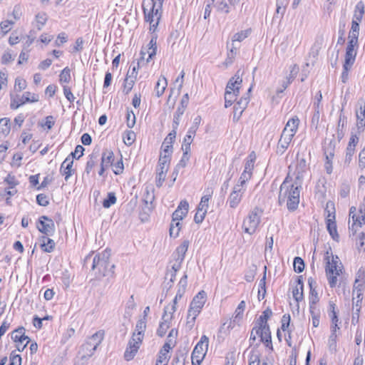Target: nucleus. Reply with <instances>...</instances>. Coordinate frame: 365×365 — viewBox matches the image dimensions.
Masks as SVG:
<instances>
[{
	"instance_id": "f257e3e1",
	"label": "nucleus",
	"mask_w": 365,
	"mask_h": 365,
	"mask_svg": "<svg viewBox=\"0 0 365 365\" xmlns=\"http://www.w3.org/2000/svg\"><path fill=\"white\" fill-rule=\"evenodd\" d=\"M301 182H292L288 174L279 187L278 197L279 204L287 202V209L289 211H294L299 203Z\"/></svg>"
},
{
	"instance_id": "f03ea898",
	"label": "nucleus",
	"mask_w": 365,
	"mask_h": 365,
	"mask_svg": "<svg viewBox=\"0 0 365 365\" xmlns=\"http://www.w3.org/2000/svg\"><path fill=\"white\" fill-rule=\"evenodd\" d=\"M147 327V319L141 318L138 320L135 331L130 339L128 347L124 353V358L126 361H130L137 354L144 338V333Z\"/></svg>"
},
{
	"instance_id": "7ed1b4c3",
	"label": "nucleus",
	"mask_w": 365,
	"mask_h": 365,
	"mask_svg": "<svg viewBox=\"0 0 365 365\" xmlns=\"http://www.w3.org/2000/svg\"><path fill=\"white\" fill-rule=\"evenodd\" d=\"M110 251L106 250L96 255L92 259L91 269L95 272L96 277H105L113 273L115 265L110 264Z\"/></svg>"
},
{
	"instance_id": "20e7f679",
	"label": "nucleus",
	"mask_w": 365,
	"mask_h": 365,
	"mask_svg": "<svg viewBox=\"0 0 365 365\" xmlns=\"http://www.w3.org/2000/svg\"><path fill=\"white\" fill-rule=\"evenodd\" d=\"M105 331L99 330L92 336L88 337L84 344H83L79 349L78 354L82 359H86L93 355L98 346L101 344L104 339Z\"/></svg>"
},
{
	"instance_id": "39448f33",
	"label": "nucleus",
	"mask_w": 365,
	"mask_h": 365,
	"mask_svg": "<svg viewBox=\"0 0 365 365\" xmlns=\"http://www.w3.org/2000/svg\"><path fill=\"white\" fill-rule=\"evenodd\" d=\"M325 260L327 263L325 267L326 275L329 286L333 288L336 285L337 277L342 273L343 267L337 256L334 257L332 255L331 259H330L328 252H327Z\"/></svg>"
},
{
	"instance_id": "423d86ee",
	"label": "nucleus",
	"mask_w": 365,
	"mask_h": 365,
	"mask_svg": "<svg viewBox=\"0 0 365 365\" xmlns=\"http://www.w3.org/2000/svg\"><path fill=\"white\" fill-rule=\"evenodd\" d=\"M262 214V210L258 207H254L243 221L242 227L245 232L252 235L255 232Z\"/></svg>"
},
{
	"instance_id": "0eeeda50",
	"label": "nucleus",
	"mask_w": 365,
	"mask_h": 365,
	"mask_svg": "<svg viewBox=\"0 0 365 365\" xmlns=\"http://www.w3.org/2000/svg\"><path fill=\"white\" fill-rule=\"evenodd\" d=\"M208 344V337L205 335H202L192 351L191 356L192 365H200L206 355Z\"/></svg>"
},
{
	"instance_id": "6e6552de",
	"label": "nucleus",
	"mask_w": 365,
	"mask_h": 365,
	"mask_svg": "<svg viewBox=\"0 0 365 365\" xmlns=\"http://www.w3.org/2000/svg\"><path fill=\"white\" fill-rule=\"evenodd\" d=\"M250 33L251 29H247L237 32L233 35L232 38L231 48H230V51L227 53V58L226 59L227 63H232L237 54L239 47L235 45V42L242 41L248 37Z\"/></svg>"
},
{
	"instance_id": "1a4fd4ad",
	"label": "nucleus",
	"mask_w": 365,
	"mask_h": 365,
	"mask_svg": "<svg viewBox=\"0 0 365 365\" xmlns=\"http://www.w3.org/2000/svg\"><path fill=\"white\" fill-rule=\"evenodd\" d=\"M356 128L359 134L364 132L365 129V101L359 99L357 102L356 110Z\"/></svg>"
},
{
	"instance_id": "9d476101",
	"label": "nucleus",
	"mask_w": 365,
	"mask_h": 365,
	"mask_svg": "<svg viewBox=\"0 0 365 365\" xmlns=\"http://www.w3.org/2000/svg\"><path fill=\"white\" fill-rule=\"evenodd\" d=\"M37 229L43 234L50 236L54 233L55 225L51 219L48 218L47 216L43 215L38 219Z\"/></svg>"
},
{
	"instance_id": "9b49d317",
	"label": "nucleus",
	"mask_w": 365,
	"mask_h": 365,
	"mask_svg": "<svg viewBox=\"0 0 365 365\" xmlns=\"http://www.w3.org/2000/svg\"><path fill=\"white\" fill-rule=\"evenodd\" d=\"M359 282V280L357 279L355 280L353 289V309H355L356 314L361 309V304L363 299L362 291L364 289V285L358 284Z\"/></svg>"
},
{
	"instance_id": "f8f14e48",
	"label": "nucleus",
	"mask_w": 365,
	"mask_h": 365,
	"mask_svg": "<svg viewBox=\"0 0 365 365\" xmlns=\"http://www.w3.org/2000/svg\"><path fill=\"white\" fill-rule=\"evenodd\" d=\"M38 96L36 94H31L30 92H26L21 98L12 99L10 106L11 109L16 110L26 103H34L38 101Z\"/></svg>"
},
{
	"instance_id": "ddd939ff",
	"label": "nucleus",
	"mask_w": 365,
	"mask_h": 365,
	"mask_svg": "<svg viewBox=\"0 0 365 365\" xmlns=\"http://www.w3.org/2000/svg\"><path fill=\"white\" fill-rule=\"evenodd\" d=\"M249 102V96L241 97L240 100L236 102L233 108L234 110L232 117V120L235 123L237 122L240 119L242 113L246 109Z\"/></svg>"
},
{
	"instance_id": "4468645a",
	"label": "nucleus",
	"mask_w": 365,
	"mask_h": 365,
	"mask_svg": "<svg viewBox=\"0 0 365 365\" xmlns=\"http://www.w3.org/2000/svg\"><path fill=\"white\" fill-rule=\"evenodd\" d=\"M245 189L235 185L233 188L232 192L230 193L227 202L229 204L230 207L232 208H235L240 203L242 197L245 192Z\"/></svg>"
},
{
	"instance_id": "2eb2a0df",
	"label": "nucleus",
	"mask_w": 365,
	"mask_h": 365,
	"mask_svg": "<svg viewBox=\"0 0 365 365\" xmlns=\"http://www.w3.org/2000/svg\"><path fill=\"white\" fill-rule=\"evenodd\" d=\"M168 308L165 307L164 312L162 317L163 321L160 323L159 327L157 329V334L160 337H163L165 334L167 330L170 327V323L173 319V316L168 314Z\"/></svg>"
},
{
	"instance_id": "dca6fc26",
	"label": "nucleus",
	"mask_w": 365,
	"mask_h": 365,
	"mask_svg": "<svg viewBox=\"0 0 365 365\" xmlns=\"http://www.w3.org/2000/svg\"><path fill=\"white\" fill-rule=\"evenodd\" d=\"M293 137L294 136L291 135L290 134H287L284 132L282 133L277 146V154L282 155L284 153V152L290 145Z\"/></svg>"
},
{
	"instance_id": "f3484780",
	"label": "nucleus",
	"mask_w": 365,
	"mask_h": 365,
	"mask_svg": "<svg viewBox=\"0 0 365 365\" xmlns=\"http://www.w3.org/2000/svg\"><path fill=\"white\" fill-rule=\"evenodd\" d=\"M164 0H155V8L153 9V13L152 14L153 19H154V22L150 24V31L154 32L157 29L160 19L161 18V9L163 2Z\"/></svg>"
},
{
	"instance_id": "a211bd4d",
	"label": "nucleus",
	"mask_w": 365,
	"mask_h": 365,
	"mask_svg": "<svg viewBox=\"0 0 365 365\" xmlns=\"http://www.w3.org/2000/svg\"><path fill=\"white\" fill-rule=\"evenodd\" d=\"M188 210L189 204L187 200H182L178 208L173 213L172 218H173V221L182 220L185 217H186Z\"/></svg>"
},
{
	"instance_id": "6ab92c4d",
	"label": "nucleus",
	"mask_w": 365,
	"mask_h": 365,
	"mask_svg": "<svg viewBox=\"0 0 365 365\" xmlns=\"http://www.w3.org/2000/svg\"><path fill=\"white\" fill-rule=\"evenodd\" d=\"M155 0H143V9L145 15V19L146 21L149 22L150 24L154 22V19H153L152 14L154 12L153 9L155 8Z\"/></svg>"
},
{
	"instance_id": "aec40b11",
	"label": "nucleus",
	"mask_w": 365,
	"mask_h": 365,
	"mask_svg": "<svg viewBox=\"0 0 365 365\" xmlns=\"http://www.w3.org/2000/svg\"><path fill=\"white\" fill-rule=\"evenodd\" d=\"M299 124V119L297 116H294L291 118L287 123L284 128L282 132L290 134L292 136H294L296 134L298 127Z\"/></svg>"
},
{
	"instance_id": "412c9836",
	"label": "nucleus",
	"mask_w": 365,
	"mask_h": 365,
	"mask_svg": "<svg viewBox=\"0 0 365 365\" xmlns=\"http://www.w3.org/2000/svg\"><path fill=\"white\" fill-rule=\"evenodd\" d=\"M307 168V161L304 158H298L295 169V180L302 182L304 173L306 172Z\"/></svg>"
},
{
	"instance_id": "4be33fe9",
	"label": "nucleus",
	"mask_w": 365,
	"mask_h": 365,
	"mask_svg": "<svg viewBox=\"0 0 365 365\" xmlns=\"http://www.w3.org/2000/svg\"><path fill=\"white\" fill-rule=\"evenodd\" d=\"M239 71L235 75V76L232 77L226 86L225 91H231L237 93H240V86L242 83V78L239 76Z\"/></svg>"
},
{
	"instance_id": "5701e85b",
	"label": "nucleus",
	"mask_w": 365,
	"mask_h": 365,
	"mask_svg": "<svg viewBox=\"0 0 365 365\" xmlns=\"http://www.w3.org/2000/svg\"><path fill=\"white\" fill-rule=\"evenodd\" d=\"M308 284L310 288L309 292V304H317L319 301V297L318 296L316 288L317 287V282L313 279L312 277L308 279Z\"/></svg>"
},
{
	"instance_id": "b1692460",
	"label": "nucleus",
	"mask_w": 365,
	"mask_h": 365,
	"mask_svg": "<svg viewBox=\"0 0 365 365\" xmlns=\"http://www.w3.org/2000/svg\"><path fill=\"white\" fill-rule=\"evenodd\" d=\"M245 302L244 301L240 302L235 312V316L231 319L228 327L233 328L235 324H239V322L242 319L243 312L245 309Z\"/></svg>"
},
{
	"instance_id": "393cba45",
	"label": "nucleus",
	"mask_w": 365,
	"mask_h": 365,
	"mask_svg": "<svg viewBox=\"0 0 365 365\" xmlns=\"http://www.w3.org/2000/svg\"><path fill=\"white\" fill-rule=\"evenodd\" d=\"M362 224H365V210L363 211L361 208L359 210V214L358 216L354 215L352 216V224L349 226V230H351L354 233L356 232L359 227H361Z\"/></svg>"
},
{
	"instance_id": "a878e982",
	"label": "nucleus",
	"mask_w": 365,
	"mask_h": 365,
	"mask_svg": "<svg viewBox=\"0 0 365 365\" xmlns=\"http://www.w3.org/2000/svg\"><path fill=\"white\" fill-rule=\"evenodd\" d=\"M207 294L205 291H200L197 293V294L193 298L190 303V306L195 307L196 309H201L205 305L206 302Z\"/></svg>"
},
{
	"instance_id": "bb28decb",
	"label": "nucleus",
	"mask_w": 365,
	"mask_h": 365,
	"mask_svg": "<svg viewBox=\"0 0 365 365\" xmlns=\"http://www.w3.org/2000/svg\"><path fill=\"white\" fill-rule=\"evenodd\" d=\"M303 286L302 277L299 276L297 279V285L292 290L293 297L297 302L303 299Z\"/></svg>"
},
{
	"instance_id": "cd10ccee",
	"label": "nucleus",
	"mask_w": 365,
	"mask_h": 365,
	"mask_svg": "<svg viewBox=\"0 0 365 365\" xmlns=\"http://www.w3.org/2000/svg\"><path fill=\"white\" fill-rule=\"evenodd\" d=\"M11 339L17 343H22L25 340H27V343L30 341L29 337L25 335V329L23 327L17 328L12 332Z\"/></svg>"
},
{
	"instance_id": "c85d7f7f",
	"label": "nucleus",
	"mask_w": 365,
	"mask_h": 365,
	"mask_svg": "<svg viewBox=\"0 0 365 365\" xmlns=\"http://www.w3.org/2000/svg\"><path fill=\"white\" fill-rule=\"evenodd\" d=\"M73 159H70V157H67L63 162L61 166V173L65 176V180L67 181L71 175V168L73 165Z\"/></svg>"
},
{
	"instance_id": "c756f323",
	"label": "nucleus",
	"mask_w": 365,
	"mask_h": 365,
	"mask_svg": "<svg viewBox=\"0 0 365 365\" xmlns=\"http://www.w3.org/2000/svg\"><path fill=\"white\" fill-rule=\"evenodd\" d=\"M155 199L154 193L153 190H150L148 188L145 190V192L143 195V201L145 204L144 209L148 211H151L153 209V202Z\"/></svg>"
},
{
	"instance_id": "7c9ffc66",
	"label": "nucleus",
	"mask_w": 365,
	"mask_h": 365,
	"mask_svg": "<svg viewBox=\"0 0 365 365\" xmlns=\"http://www.w3.org/2000/svg\"><path fill=\"white\" fill-rule=\"evenodd\" d=\"M41 248L45 252H51L55 247V242L53 240L46 236H42L40 238Z\"/></svg>"
},
{
	"instance_id": "2f4dec72",
	"label": "nucleus",
	"mask_w": 365,
	"mask_h": 365,
	"mask_svg": "<svg viewBox=\"0 0 365 365\" xmlns=\"http://www.w3.org/2000/svg\"><path fill=\"white\" fill-rule=\"evenodd\" d=\"M98 150L96 151L95 150L93 152L89 155L88 160L86 163L85 172L87 174H89L90 172L92 170V169L96 166L97 164L98 160Z\"/></svg>"
},
{
	"instance_id": "473e14b6",
	"label": "nucleus",
	"mask_w": 365,
	"mask_h": 365,
	"mask_svg": "<svg viewBox=\"0 0 365 365\" xmlns=\"http://www.w3.org/2000/svg\"><path fill=\"white\" fill-rule=\"evenodd\" d=\"M189 241L184 240L176 249L173 253V257L177 258H182V260L185 259V255L189 247Z\"/></svg>"
},
{
	"instance_id": "72a5a7b5",
	"label": "nucleus",
	"mask_w": 365,
	"mask_h": 365,
	"mask_svg": "<svg viewBox=\"0 0 365 365\" xmlns=\"http://www.w3.org/2000/svg\"><path fill=\"white\" fill-rule=\"evenodd\" d=\"M335 140H330L328 145H326L324 148V152L326 157V162L331 163V160L334 155V148H335Z\"/></svg>"
},
{
	"instance_id": "f704fd0d",
	"label": "nucleus",
	"mask_w": 365,
	"mask_h": 365,
	"mask_svg": "<svg viewBox=\"0 0 365 365\" xmlns=\"http://www.w3.org/2000/svg\"><path fill=\"white\" fill-rule=\"evenodd\" d=\"M113 152L110 150H106L102 154L101 165L108 168L113 164Z\"/></svg>"
},
{
	"instance_id": "c9c22d12",
	"label": "nucleus",
	"mask_w": 365,
	"mask_h": 365,
	"mask_svg": "<svg viewBox=\"0 0 365 365\" xmlns=\"http://www.w3.org/2000/svg\"><path fill=\"white\" fill-rule=\"evenodd\" d=\"M364 14V4L362 1H359L354 9L353 21L361 22Z\"/></svg>"
},
{
	"instance_id": "e433bc0d",
	"label": "nucleus",
	"mask_w": 365,
	"mask_h": 365,
	"mask_svg": "<svg viewBox=\"0 0 365 365\" xmlns=\"http://www.w3.org/2000/svg\"><path fill=\"white\" fill-rule=\"evenodd\" d=\"M182 151H183V154L182 156V158L180 160V162L177 164V165L175 168V170L173 171V175H175V176L178 175V171L180 168H183L187 165V163L190 160V155H189L190 152H186L185 150H182ZM175 178H176V177H175ZM174 180H175V178H174Z\"/></svg>"
},
{
	"instance_id": "4c0bfd02",
	"label": "nucleus",
	"mask_w": 365,
	"mask_h": 365,
	"mask_svg": "<svg viewBox=\"0 0 365 365\" xmlns=\"http://www.w3.org/2000/svg\"><path fill=\"white\" fill-rule=\"evenodd\" d=\"M167 86L168 82L166 78L161 77L158 79L155 87V91L158 97H160L164 93Z\"/></svg>"
},
{
	"instance_id": "58836bf2",
	"label": "nucleus",
	"mask_w": 365,
	"mask_h": 365,
	"mask_svg": "<svg viewBox=\"0 0 365 365\" xmlns=\"http://www.w3.org/2000/svg\"><path fill=\"white\" fill-rule=\"evenodd\" d=\"M10 130V120L6 118L0 119V138L6 136Z\"/></svg>"
},
{
	"instance_id": "ea45409f",
	"label": "nucleus",
	"mask_w": 365,
	"mask_h": 365,
	"mask_svg": "<svg viewBox=\"0 0 365 365\" xmlns=\"http://www.w3.org/2000/svg\"><path fill=\"white\" fill-rule=\"evenodd\" d=\"M206 192V195L202 197L200 202L197 206V209L207 212L208 208V202L212 195V190H210L208 189Z\"/></svg>"
},
{
	"instance_id": "a19ab883",
	"label": "nucleus",
	"mask_w": 365,
	"mask_h": 365,
	"mask_svg": "<svg viewBox=\"0 0 365 365\" xmlns=\"http://www.w3.org/2000/svg\"><path fill=\"white\" fill-rule=\"evenodd\" d=\"M170 160L171 159L165 158V156H160L156 171L168 172L170 167Z\"/></svg>"
},
{
	"instance_id": "79ce46f5",
	"label": "nucleus",
	"mask_w": 365,
	"mask_h": 365,
	"mask_svg": "<svg viewBox=\"0 0 365 365\" xmlns=\"http://www.w3.org/2000/svg\"><path fill=\"white\" fill-rule=\"evenodd\" d=\"M177 272L170 269L168 267L167 272L165 273V279L168 280V282H165V287L168 289H170L174 283L175 276H176Z\"/></svg>"
},
{
	"instance_id": "37998d69",
	"label": "nucleus",
	"mask_w": 365,
	"mask_h": 365,
	"mask_svg": "<svg viewBox=\"0 0 365 365\" xmlns=\"http://www.w3.org/2000/svg\"><path fill=\"white\" fill-rule=\"evenodd\" d=\"M327 230H328L330 235L331 236V237L334 240L338 241L339 236L337 233L336 222L335 221L327 222Z\"/></svg>"
},
{
	"instance_id": "c03bdc74",
	"label": "nucleus",
	"mask_w": 365,
	"mask_h": 365,
	"mask_svg": "<svg viewBox=\"0 0 365 365\" xmlns=\"http://www.w3.org/2000/svg\"><path fill=\"white\" fill-rule=\"evenodd\" d=\"M47 19V15L43 12L38 13L36 15V28L38 31L42 29L43 26L46 24Z\"/></svg>"
},
{
	"instance_id": "a18cd8bd",
	"label": "nucleus",
	"mask_w": 365,
	"mask_h": 365,
	"mask_svg": "<svg viewBox=\"0 0 365 365\" xmlns=\"http://www.w3.org/2000/svg\"><path fill=\"white\" fill-rule=\"evenodd\" d=\"M326 211L327 212V222L335 221V208L332 202L329 201L327 203Z\"/></svg>"
},
{
	"instance_id": "49530a36",
	"label": "nucleus",
	"mask_w": 365,
	"mask_h": 365,
	"mask_svg": "<svg viewBox=\"0 0 365 365\" xmlns=\"http://www.w3.org/2000/svg\"><path fill=\"white\" fill-rule=\"evenodd\" d=\"M356 51L346 50L345 61L344 65L352 66L356 59Z\"/></svg>"
},
{
	"instance_id": "de8ad7c7",
	"label": "nucleus",
	"mask_w": 365,
	"mask_h": 365,
	"mask_svg": "<svg viewBox=\"0 0 365 365\" xmlns=\"http://www.w3.org/2000/svg\"><path fill=\"white\" fill-rule=\"evenodd\" d=\"M261 341L262 342H269L270 343L271 337V331L269 329V327L268 324H264L262 327V331H261Z\"/></svg>"
},
{
	"instance_id": "09e8293b",
	"label": "nucleus",
	"mask_w": 365,
	"mask_h": 365,
	"mask_svg": "<svg viewBox=\"0 0 365 365\" xmlns=\"http://www.w3.org/2000/svg\"><path fill=\"white\" fill-rule=\"evenodd\" d=\"M266 271L264 272L263 277L260 279L259 283L258 297L260 300V297L264 299L266 294Z\"/></svg>"
},
{
	"instance_id": "8fccbe9b",
	"label": "nucleus",
	"mask_w": 365,
	"mask_h": 365,
	"mask_svg": "<svg viewBox=\"0 0 365 365\" xmlns=\"http://www.w3.org/2000/svg\"><path fill=\"white\" fill-rule=\"evenodd\" d=\"M185 110V109L183 108L178 107L177 108V110L175 113L174 117H173V128L178 129V125L180 124V117L182 115Z\"/></svg>"
},
{
	"instance_id": "3c124183",
	"label": "nucleus",
	"mask_w": 365,
	"mask_h": 365,
	"mask_svg": "<svg viewBox=\"0 0 365 365\" xmlns=\"http://www.w3.org/2000/svg\"><path fill=\"white\" fill-rule=\"evenodd\" d=\"M116 197L114 192H108L107 197L103 201V206L105 208H109L116 202Z\"/></svg>"
},
{
	"instance_id": "603ef678",
	"label": "nucleus",
	"mask_w": 365,
	"mask_h": 365,
	"mask_svg": "<svg viewBox=\"0 0 365 365\" xmlns=\"http://www.w3.org/2000/svg\"><path fill=\"white\" fill-rule=\"evenodd\" d=\"M259 354L257 350L252 349L249 356V365H259Z\"/></svg>"
},
{
	"instance_id": "864d4df0",
	"label": "nucleus",
	"mask_w": 365,
	"mask_h": 365,
	"mask_svg": "<svg viewBox=\"0 0 365 365\" xmlns=\"http://www.w3.org/2000/svg\"><path fill=\"white\" fill-rule=\"evenodd\" d=\"M346 123V118L344 116L340 115L337 126V138L339 140H340L344 136V133L342 130L345 126Z\"/></svg>"
},
{
	"instance_id": "5fc2aeb1",
	"label": "nucleus",
	"mask_w": 365,
	"mask_h": 365,
	"mask_svg": "<svg viewBox=\"0 0 365 365\" xmlns=\"http://www.w3.org/2000/svg\"><path fill=\"white\" fill-rule=\"evenodd\" d=\"M173 153V145L165 144V142L162 145V152L160 156H165V158L171 159V155Z\"/></svg>"
},
{
	"instance_id": "6e6d98bb",
	"label": "nucleus",
	"mask_w": 365,
	"mask_h": 365,
	"mask_svg": "<svg viewBox=\"0 0 365 365\" xmlns=\"http://www.w3.org/2000/svg\"><path fill=\"white\" fill-rule=\"evenodd\" d=\"M293 265L294 271L297 273L303 272L304 269V262L303 259L299 257H296L294 259Z\"/></svg>"
},
{
	"instance_id": "4d7b16f0",
	"label": "nucleus",
	"mask_w": 365,
	"mask_h": 365,
	"mask_svg": "<svg viewBox=\"0 0 365 365\" xmlns=\"http://www.w3.org/2000/svg\"><path fill=\"white\" fill-rule=\"evenodd\" d=\"M135 140V133L132 130H127L123 136V141L127 145H131Z\"/></svg>"
},
{
	"instance_id": "13d9d810",
	"label": "nucleus",
	"mask_w": 365,
	"mask_h": 365,
	"mask_svg": "<svg viewBox=\"0 0 365 365\" xmlns=\"http://www.w3.org/2000/svg\"><path fill=\"white\" fill-rule=\"evenodd\" d=\"M252 173H249L247 170H243L241 176L239 179L238 184L237 185L243 188L246 182H247L252 178Z\"/></svg>"
},
{
	"instance_id": "bf43d9fd",
	"label": "nucleus",
	"mask_w": 365,
	"mask_h": 365,
	"mask_svg": "<svg viewBox=\"0 0 365 365\" xmlns=\"http://www.w3.org/2000/svg\"><path fill=\"white\" fill-rule=\"evenodd\" d=\"M135 79L126 76L124 81V89L123 91L125 94H128L133 88L135 84Z\"/></svg>"
},
{
	"instance_id": "052dcab7",
	"label": "nucleus",
	"mask_w": 365,
	"mask_h": 365,
	"mask_svg": "<svg viewBox=\"0 0 365 365\" xmlns=\"http://www.w3.org/2000/svg\"><path fill=\"white\" fill-rule=\"evenodd\" d=\"M126 123L129 128H132L135 124V116L131 110H127Z\"/></svg>"
},
{
	"instance_id": "680f3d73",
	"label": "nucleus",
	"mask_w": 365,
	"mask_h": 365,
	"mask_svg": "<svg viewBox=\"0 0 365 365\" xmlns=\"http://www.w3.org/2000/svg\"><path fill=\"white\" fill-rule=\"evenodd\" d=\"M272 312L270 309L267 308L265 309L262 314L259 317V324L264 325V324H267V319L272 316Z\"/></svg>"
},
{
	"instance_id": "e2e57ef3",
	"label": "nucleus",
	"mask_w": 365,
	"mask_h": 365,
	"mask_svg": "<svg viewBox=\"0 0 365 365\" xmlns=\"http://www.w3.org/2000/svg\"><path fill=\"white\" fill-rule=\"evenodd\" d=\"M193 139L194 138L192 137L191 135H186L182 144V150L186 152H190V145Z\"/></svg>"
},
{
	"instance_id": "0e129e2a",
	"label": "nucleus",
	"mask_w": 365,
	"mask_h": 365,
	"mask_svg": "<svg viewBox=\"0 0 365 365\" xmlns=\"http://www.w3.org/2000/svg\"><path fill=\"white\" fill-rule=\"evenodd\" d=\"M186 356L183 353H177L174 356L171 365H179L180 364H185Z\"/></svg>"
},
{
	"instance_id": "69168bd1",
	"label": "nucleus",
	"mask_w": 365,
	"mask_h": 365,
	"mask_svg": "<svg viewBox=\"0 0 365 365\" xmlns=\"http://www.w3.org/2000/svg\"><path fill=\"white\" fill-rule=\"evenodd\" d=\"M287 4H288V1L287 0H277V2H276V6H277L276 12L277 14H281L282 15H283L284 11H285V9H286V6H287Z\"/></svg>"
},
{
	"instance_id": "338daca9",
	"label": "nucleus",
	"mask_w": 365,
	"mask_h": 365,
	"mask_svg": "<svg viewBox=\"0 0 365 365\" xmlns=\"http://www.w3.org/2000/svg\"><path fill=\"white\" fill-rule=\"evenodd\" d=\"M71 71L68 67H66L63 71L61 72V74L59 76L60 77V81L64 82V83H68L71 81Z\"/></svg>"
},
{
	"instance_id": "774afa93",
	"label": "nucleus",
	"mask_w": 365,
	"mask_h": 365,
	"mask_svg": "<svg viewBox=\"0 0 365 365\" xmlns=\"http://www.w3.org/2000/svg\"><path fill=\"white\" fill-rule=\"evenodd\" d=\"M21 357L20 355L16 354L14 351H13L10 354V363L9 365H21Z\"/></svg>"
}]
</instances>
